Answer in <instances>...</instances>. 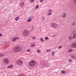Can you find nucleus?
<instances>
[{
    "label": "nucleus",
    "instance_id": "31",
    "mask_svg": "<svg viewBox=\"0 0 76 76\" xmlns=\"http://www.w3.org/2000/svg\"><path fill=\"white\" fill-rule=\"evenodd\" d=\"M31 50L30 49H28L27 50V52H30V51H31Z\"/></svg>",
    "mask_w": 76,
    "mask_h": 76
},
{
    "label": "nucleus",
    "instance_id": "24",
    "mask_svg": "<svg viewBox=\"0 0 76 76\" xmlns=\"http://www.w3.org/2000/svg\"><path fill=\"white\" fill-rule=\"evenodd\" d=\"M55 54V52H52V56H54Z\"/></svg>",
    "mask_w": 76,
    "mask_h": 76
},
{
    "label": "nucleus",
    "instance_id": "44",
    "mask_svg": "<svg viewBox=\"0 0 76 76\" xmlns=\"http://www.w3.org/2000/svg\"><path fill=\"white\" fill-rule=\"evenodd\" d=\"M1 57V54H0V57Z\"/></svg>",
    "mask_w": 76,
    "mask_h": 76
},
{
    "label": "nucleus",
    "instance_id": "19",
    "mask_svg": "<svg viewBox=\"0 0 76 76\" xmlns=\"http://www.w3.org/2000/svg\"><path fill=\"white\" fill-rule=\"evenodd\" d=\"M72 51H73V49H70V50H68V52H72Z\"/></svg>",
    "mask_w": 76,
    "mask_h": 76
},
{
    "label": "nucleus",
    "instance_id": "27",
    "mask_svg": "<svg viewBox=\"0 0 76 76\" xmlns=\"http://www.w3.org/2000/svg\"><path fill=\"white\" fill-rule=\"evenodd\" d=\"M51 51V50H46L47 52H48H48H50Z\"/></svg>",
    "mask_w": 76,
    "mask_h": 76
},
{
    "label": "nucleus",
    "instance_id": "34",
    "mask_svg": "<svg viewBox=\"0 0 76 76\" xmlns=\"http://www.w3.org/2000/svg\"><path fill=\"white\" fill-rule=\"evenodd\" d=\"M58 48H62V46H59Z\"/></svg>",
    "mask_w": 76,
    "mask_h": 76
},
{
    "label": "nucleus",
    "instance_id": "16",
    "mask_svg": "<svg viewBox=\"0 0 76 76\" xmlns=\"http://www.w3.org/2000/svg\"><path fill=\"white\" fill-rule=\"evenodd\" d=\"M42 21H44V20H45V17H44V16L42 18Z\"/></svg>",
    "mask_w": 76,
    "mask_h": 76
},
{
    "label": "nucleus",
    "instance_id": "25",
    "mask_svg": "<svg viewBox=\"0 0 76 76\" xmlns=\"http://www.w3.org/2000/svg\"><path fill=\"white\" fill-rule=\"evenodd\" d=\"M73 44H74V48H76V43H74Z\"/></svg>",
    "mask_w": 76,
    "mask_h": 76
},
{
    "label": "nucleus",
    "instance_id": "28",
    "mask_svg": "<svg viewBox=\"0 0 76 76\" xmlns=\"http://www.w3.org/2000/svg\"><path fill=\"white\" fill-rule=\"evenodd\" d=\"M39 8V6L37 5L36 6V9H38Z\"/></svg>",
    "mask_w": 76,
    "mask_h": 76
},
{
    "label": "nucleus",
    "instance_id": "36",
    "mask_svg": "<svg viewBox=\"0 0 76 76\" xmlns=\"http://www.w3.org/2000/svg\"><path fill=\"white\" fill-rule=\"evenodd\" d=\"M43 0H40V1L41 3H42V1H43Z\"/></svg>",
    "mask_w": 76,
    "mask_h": 76
},
{
    "label": "nucleus",
    "instance_id": "32",
    "mask_svg": "<svg viewBox=\"0 0 76 76\" xmlns=\"http://www.w3.org/2000/svg\"><path fill=\"white\" fill-rule=\"evenodd\" d=\"M30 18H31V19H32L33 18H34V16H32L30 17Z\"/></svg>",
    "mask_w": 76,
    "mask_h": 76
},
{
    "label": "nucleus",
    "instance_id": "35",
    "mask_svg": "<svg viewBox=\"0 0 76 76\" xmlns=\"http://www.w3.org/2000/svg\"><path fill=\"white\" fill-rule=\"evenodd\" d=\"M4 56V54H1V56L3 57Z\"/></svg>",
    "mask_w": 76,
    "mask_h": 76
},
{
    "label": "nucleus",
    "instance_id": "15",
    "mask_svg": "<svg viewBox=\"0 0 76 76\" xmlns=\"http://www.w3.org/2000/svg\"><path fill=\"white\" fill-rule=\"evenodd\" d=\"M35 46V44H32L31 45V47H34Z\"/></svg>",
    "mask_w": 76,
    "mask_h": 76
},
{
    "label": "nucleus",
    "instance_id": "4",
    "mask_svg": "<svg viewBox=\"0 0 76 76\" xmlns=\"http://www.w3.org/2000/svg\"><path fill=\"white\" fill-rule=\"evenodd\" d=\"M51 26L52 28H56L57 24L55 23H53L51 24Z\"/></svg>",
    "mask_w": 76,
    "mask_h": 76
},
{
    "label": "nucleus",
    "instance_id": "43",
    "mask_svg": "<svg viewBox=\"0 0 76 76\" xmlns=\"http://www.w3.org/2000/svg\"><path fill=\"white\" fill-rule=\"evenodd\" d=\"M52 12V10H50V12Z\"/></svg>",
    "mask_w": 76,
    "mask_h": 76
},
{
    "label": "nucleus",
    "instance_id": "12",
    "mask_svg": "<svg viewBox=\"0 0 76 76\" xmlns=\"http://www.w3.org/2000/svg\"><path fill=\"white\" fill-rule=\"evenodd\" d=\"M19 17H16V18H15V20L16 21H18L19 19Z\"/></svg>",
    "mask_w": 76,
    "mask_h": 76
},
{
    "label": "nucleus",
    "instance_id": "22",
    "mask_svg": "<svg viewBox=\"0 0 76 76\" xmlns=\"http://www.w3.org/2000/svg\"><path fill=\"white\" fill-rule=\"evenodd\" d=\"M66 73V72H65L64 71H62L61 72V73H62L63 74H64Z\"/></svg>",
    "mask_w": 76,
    "mask_h": 76
},
{
    "label": "nucleus",
    "instance_id": "2",
    "mask_svg": "<svg viewBox=\"0 0 76 76\" xmlns=\"http://www.w3.org/2000/svg\"><path fill=\"white\" fill-rule=\"evenodd\" d=\"M36 64V62L34 61H31L29 63V66H34Z\"/></svg>",
    "mask_w": 76,
    "mask_h": 76
},
{
    "label": "nucleus",
    "instance_id": "9",
    "mask_svg": "<svg viewBox=\"0 0 76 76\" xmlns=\"http://www.w3.org/2000/svg\"><path fill=\"white\" fill-rule=\"evenodd\" d=\"M12 67H13V65H11L9 66H7V69H9L10 68H12Z\"/></svg>",
    "mask_w": 76,
    "mask_h": 76
},
{
    "label": "nucleus",
    "instance_id": "40",
    "mask_svg": "<svg viewBox=\"0 0 76 76\" xmlns=\"http://www.w3.org/2000/svg\"><path fill=\"white\" fill-rule=\"evenodd\" d=\"M1 36H2L1 34H0V37H1Z\"/></svg>",
    "mask_w": 76,
    "mask_h": 76
},
{
    "label": "nucleus",
    "instance_id": "8",
    "mask_svg": "<svg viewBox=\"0 0 76 76\" xmlns=\"http://www.w3.org/2000/svg\"><path fill=\"white\" fill-rule=\"evenodd\" d=\"M4 63H5V64H7L8 63H9V60L7 59H5L4 61Z\"/></svg>",
    "mask_w": 76,
    "mask_h": 76
},
{
    "label": "nucleus",
    "instance_id": "13",
    "mask_svg": "<svg viewBox=\"0 0 76 76\" xmlns=\"http://www.w3.org/2000/svg\"><path fill=\"white\" fill-rule=\"evenodd\" d=\"M76 37V34H73V36L72 37L73 38L75 39V37Z\"/></svg>",
    "mask_w": 76,
    "mask_h": 76
},
{
    "label": "nucleus",
    "instance_id": "33",
    "mask_svg": "<svg viewBox=\"0 0 76 76\" xmlns=\"http://www.w3.org/2000/svg\"><path fill=\"white\" fill-rule=\"evenodd\" d=\"M76 25V23H72V25Z\"/></svg>",
    "mask_w": 76,
    "mask_h": 76
},
{
    "label": "nucleus",
    "instance_id": "18",
    "mask_svg": "<svg viewBox=\"0 0 76 76\" xmlns=\"http://www.w3.org/2000/svg\"><path fill=\"white\" fill-rule=\"evenodd\" d=\"M51 14H52L51 12H50V13H48L47 15L48 16H50V15H51Z\"/></svg>",
    "mask_w": 76,
    "mask_h": 76
},
{
    "label": "nucleus",
    "instance_id": "23",
    "mask_svg": "<svg viewBox=\"0 0 76 76\" xmlns=\"http://www.w3.org/2000/svg\"><path fill=\"white\" fill-rule=\"evenodd\" d=\"M74 4L76 5V0H73Z\"/></svg>",
    "mask_w": 76,
    "mask_h": 76
},
{
    "label": "nucleus",
    "instance_id": "7",
    "mask_svg": "<svg viewBox=\"0 0 76 76\" xmlns=\"http://www.w3.org/2000/svg\"><path fill=\"white\" fill-rule=\"evenodd\" d=\"M43 64L44 65V66H46L47 67H49L50 66L47 62H44Z\"/></svg>",
    "mask_w": 76,
    "mask_h": 76
},
{
    "label": "nucleus",
    "instance_id": "29",
    "mask_svg": "<svg viewBox=\"0 0 76 76\" xmlns=\"http://www.w3.org/2000/svg\"><path fill=\"white\" fill-rule=\"evenodd\" d=\"M17 76H25V75L23 74H20L18 75Z\"/></svg>",
    "mask_w": 76,
    "mask_h": 76
},
{
    "label": "nucleus",
    "instance_id": "14",
    "mask_svg": "<svg viewBox=\"0 0 76 76\" xmlns=\"http://www.w3.org/2000/svg\"><path fill=\"white\" fill-rule=\"evenodd\" d=\"M32 21V19H29L27 20V22H31V21Z\"/></svg>",
    "mask_w": 76,
    "mask_h": 76
},
{
    "label": "nucleus",
    "instance_id": "41",
    "mask_svg": "<svg viewBox=\"0 0 76 76\" xmlns=\"http://www.w3.org/2000/svg\"><path fill=\"white\" fill-rule=\"evenodd\" d=\"M74 59H76V57H74Z\"/></svg>",
    "mask_w": 76,
    "mask_h": 76
},
{
    "label": "nucleus",
    "instance_id": "6",
    "mask_svg": "<svg viewBox=\"0 0 76 76\" xmlns=\"http://www.w3.org/2000/svg\"><path fill=\"white\" fill-rule=\"evenodd\" d=\"M24 3L23 2H21L19 5V6L21 7H22L24 6Z\"/></svg>",
    "mask_w": 76,
    "mask_h": 76
},
{
    "label": "nucleus",
    "instance_id": "5",
    "mask_svg": "<svg viewBox=\"0 0 76 76\" xmlns=\"http://www.w3.org/2000/svg\"><path fill=\"white\" fill-rule=\"evenodd\" d=\"M17 64L18 65H22L23 64V62L21 60L18 61L17 62Z\"/></svg>",
    "mask_w": 76,
    "mask_h": 76
},
{
    "label": "nucleus",
    "instance_id": "3",
    "mask_svg": "<svg viewBox=\"0 0 76 76\" xmlns=\"http://www.w3.org/2000/svg\"><path fill=\"white\" fill-rule=\"evenodd\" d=\"M20 50H21V48L19 47L16 48L14 49V52H18L20 51Z\"/></svg>",
    "mask_w": 76,
    "mask_h": 76
},
{
    "label": "nucleus",
    "instance_id": "10",
    "mask_svg": "<svg viewBox=\"0 0 76 76\" xmlns=\"http://www.w3.org/2000/svg\"><path fill=\"white\" fill-rule=\"evenodd\" d=\"M66 13H64L63 14L62 17H63V18H65L66 17Z\"/></svg>",
    "mask_w": 76,
    "mask_h": 76
},
{
    "label": "nucleus",
    "instance_id": "17",
    "mask_svg": "<svg viewBox=\"0 0 76 76\" xmlns=\"http://www.w3.org/2000/svg\"><path fill=\"white\" fill-rule=\"evenodd\" d=\"M40 40L41 42H43L44 41V40L43 39H42V38H41L40 39Z\"/></svg>",
    "mask_w": 76,
    "mask_h": 76
},
{
    "label": "nucleus",
    "instance_id": "21",
    "mask_svg": "<svg viewBox=\"0 0 76 76\" xmlns=\"http://www.w3.org/2000/svg\"><path fill=\"white\" fill-rule=\"evenodd\" d=\"M73 38H72V36H70L69 37V40H71V39H72Z\"/></svg>",
    "mask_w": 76,
    "mask_h": 76
},
{
    "label": "nucleus",
    "instance_id": "30",
    "mask_svg": "<svg viewBox=\"0 0 76 76\" xmlns=\"http://www.w3.org/2000/svg\"><path fill=\"white\" fill-rule=\"evenodd\" d=\"M48 39V37H46L45 38V40H47Z\"/></svg>",
    "mask_w": 76,
    "mask_h": 76
},
{
    "label": "nucleus",
    "instance_id": "42",
    "mask_svg": "<svg viewBox=\"0 0 76 76\" xmlns=\"http://www.w3.org/2000/svg\"><path fill=\"white\" fill-rule=\"evenodd\" d=\"M15 39H18V37H15Z\"/></svg>",
    "mask_w": 76,
    "mask_h": 76
},
{
    "label": "nucleus",
    "instance_id": "11",
    "mask_svg": "<svg viewBox=\"0 0 76 76\" xmlns=\"http://www.w3.org/2000/svg\"><path fill=\"white\" fill-rule=\"evenodd\" d=\"M12 41H15L16 40V39L15 37L14 38H13L12 39Z\"/></svg>",
    "mask_w": 76,
    "mask_h": 76
},
{
    "label": "nucleus",
    "instance_id": "45",
    "mask_svg": "<svg viewBox=\"0 0 76 76\" xmlns=\"http://www.w3.org/2000/svg\"><path fill=\"white\" fill-rule=\"evenodd\" d=\"M73 44H72V47H73Z\"/></svg>",
    "mask_w": 76,
    "mask_h": 76
},
{
    "label": "nucleus",
    "instance_id": "38",
    "mask_svg": "<svg viewBox=\"0 0 76 76\" xmlns=\"http://www.w3.org/2000/svg\"><path fill=\"white\" fill-rule=\"evenodd\" d=\"M74 57L73 56H71V57H72V58H73V59L74 58V57Z\"/></svg>",
    "mask_w": 76,
    "mask_h": 76
},
{
    "label": "nucleus",
    "instance_id": "47",
    "mask_svg": "<svg viewBox=\"0 0 76 76\" xmlns=\"http://www.w3.org/2000/svg\"><path fill=\"white\" fill-rule=\"evenodd\" d=\"M28 18H29V17H28Z\"/></svg>",
    "mask_w": 76,
    "mask_h": 76
},
{
    "label": "nucleus",
    "instance_id": "46",
    "mask_svg": "<svg viewBox=\"0 0 76 76\" xmlns=\"http://www.w3.org/2000/svg\"><path fill=\"white\" fill-rule=\"evenodd\" d=\"M53 37H55V35H53Z\"/></svg>",
    "mask_w": 76,
    "mask_h": 76
},
{
    "label": "nucleus",
    "instance_id": "37",
    "mask_svg": "<svg viewBox=\"0 0 76 76\" xmlns=\"http://www.w3.org/2000/svg\"><path fill=\"white\" fill-rule=\"evenodd\" d=\"M32 39H35V37H33L32 38Z\"/></svg>",
    "mask_w": 76,
    "mask_h": 76
},
{
    "label": "nucleus",
    "instance_id": "1",
    "mask_svg": "<svg viewBox=\"0 0 76 76\" xmlns=\"http://www.w3.org/2000/svg\"><path fill=\"white\" fill-rule=\"evenodd\" d=\"M23 34L24 36H25L26 37V36H28V35H29V31H27L26 30L23 31Z\"/></svg>",
    "mask_w": 76,
    "mask_h": 76
},
{
    "label": "nucleus",
    "instance_id": "26",
    "mask_svg": "<svg viewBox=\"0 0 76 76\" xmlns=\"http://www.w3.org/2000/svg\"><path fill=\"white\" fill-rule=\"evenodd\" d=\"M34 1V0H31L30 1V3H33Z\"/></svg>",
    "mask_w": 76,
    "mask_h": 76
},
{
    "label": "nucleus",
    "instance_id": "20",
    "mask_svg": "<svg viewBox=\"0 0 76 76\" xmlns=\"http://www.w3.org/2000/svg\"><path fill=\"white\" fill-rule=\"evenodd\" d=\"M37 53H41V50H40L39 49H38L37 50Z\"/></svg>",
    "mask_w": 76,
    "mask_h": 76
},
{
    "label": "nucleus",
    "instance_id": "39",
    "mask_svg": "<svg viewBox=\"0 0 76 76\" xmlns=\"http://www.w3.org/2000/svg\"><path fill=\"white\" fill-rule=\"evenodd\" d=\"M72 60H69V62H70L71 61H72Z\"/></svg>",
    "mask_w": 76,
    "mask_h": 76
}]
</instances>
